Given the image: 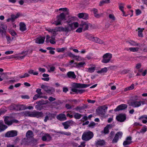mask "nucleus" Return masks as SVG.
Returning a JSON list of instances; mask_svg holds the SVG:
<instances>
[{
    "label": "nucleus",
    "mask_w": 147,
    "mask_h": 147,
    "mask_svg": "<svg viewBox=\"0 0 147 147\" xmlns=\"http://www.w3.org/2000/svg\"><path fill=\"white\" fill-rule=\"evenodd\" d=\"M109 129L106 127H105L104 129V133L105 134H108L109 132Z\"/></svg>",
    "instance_id": "4d7b16f0"
},
{
    "label": "nucleus",
    "mask_w": 147,
    "mask_h": 147,
    "mask_svg": "<svg viewBox=\"0 0 147 147\" xmlns=\"http://www.w3.org/2000/svg\"><path fill=\"white\" fill-rule=\"evenodd\" d=\"M139 48L138 47H131L129 49L130 51L133 52H137L139 50Z\"/></svg>",
    "instance_id": "c9c22d12"
},
{
    "label": "nucleus",
    "mask_w": 147,
    "mask_h": 147,
    "mask_svg": "<svg viewBox=\"0 0 147 147\" xmlns=\"http://www.w3.org/2000/svg\"><path fill=\"white\" fill-rule=\"evenodd\" d=\"M26 137L33 142H36V140L33 138L34 134L31 130H28L26 133Z\"/></svg>",
    "instance_id": "9d476101"
},
{
    "label": "nucleus",
    "mask_w": 147,
    "mask_h": 147,
    "mask_svg": "<svg viewBox=\"0 0 147 147\" xmlns=\"http://www.w3.org/2000/svg\"><path fill=\"white\" fill-rule=\"evenodd\" d=\"M45 91L47 92V93H50L51 92H54V90L53 88L49 86L47 88V89L45 90Z\"/></svg>",
    "instance_id": "72a5a7b5"
},
{
    "label": "nucleus",
    "mask_w": 147,
    "mask_h": 147,
    "mask_svg": "<svg viewBox=\"0 0 147 147\" xmlns=\"http://www.w3.org/2000/svg\"><path fill=\"white\" fill-rule=\"evenodd\" d=\"M109 18L111 20L112 22H113L115 20V18L113 14H109Z\"/></svg>",
    "instance_id": "a19ab883"
},
{
    "label": "nucleus",
    "mask_w": 147,
    "mask_h": 147,
    "mask_svg": "<svg viewBox=\"0 0 147 147\" xmlns=\"http://www.w3.org/2000/svg\"><path fill=\"white\" fill-rule=\"evenodd\" d=\"M94 136L92 132L91 131L84 132L82 136V139L84 141H87L91 139Z\"/></svg>",
    "instance_id": "20e7f679"
},
{
    "label": "nucleus",
    "mask_w": 147,
    "mask_h": 147,
    "mask_svg": "<svg viewBox=\"0 0 147 147\" xmlns=\"http://www.w3.org/2000/svg\"><path fill=\"white\" fill-rule=\"evenodd\" d=\"M75 109L77 111H78L82 113V111L84 110L83 108L82 107L78 106L75 108Z\"/></svg>",
    "instance_id": "ea45409f"
},
{
    "label": "nucleus",
    "mask_w": 147,
    "mask_h": 147,
    "mask_svg": "<svg viewBox=\"0 0 147 147\" xmlns=\"http://www.w3.org/2000/svg\"><path fill=\"white\" fill-rule=\"evenodd\" d=\"M4 117L5 123L9 126L11 125L13 123H18L19 122L18 120L15 119L10 120L11 119V117L9 116H4Z\"/></svg>",
    "instance_id": "39448f33"
},
{
    "label": "nucleus",
    "mask_w": 147,
    "mask_h": 147,
    "mask_svg": "<svg viewBox=\"0 0 147 147\" xmlns=\"http://www.w3.org/2000/svg\"><path fill=\"white\" fill-rule=\"evenodd\" d=\"M73 86L79 88H83L87 87L90 86L89 84H86L80 83H74Z\"/></svg>",
    "instance_id": "a211bd4d"
},
{
    "label": "nucleus",
    "mask_w": 147,
    "mask_h": 147,
    "mask_svg": "<svg viewBox=\"0 0 147 147\" xmlns=\"http://www.w3.org/2000/svg\"><path fill=\"white\" fill-rule=\"evenodd\" d=\"M88 15L86 13H84V15L83 16V19L87 20L88 19Z\"/></svg>",
    "instance_id": "680f3d73"
},
{
    "label": "nucleus",
    "mask_w": 147,
    "mask_h": 147,
    "mask_svg": "<svg viewBox=\"0 0 147 147\" xmlns=\"http://www.w3.org/2000/svg\"><path fill=\"white\" fill-rule=\"evenodd\" d=\"M91 41L99 44L105 45V42L102 40H101L97 37H95L94 36L92 37Z\"/></svg>",
    "instance_id": "9b49d317"
},
{
    "label": "nucleus",
    "mask_w": 147,
    "mask_h": 147,
    "mask_svg": "<svg viewBox=\"0 0 147 147\" xmlns=\"http://www.w3.org/2000/svg\"><path fill=\"white\" fill-rule=\"evenodd\" d=\"M33 142L28 138H24L22 140L21 144L27 145L31 144Z\"/></svg>",
    "instance_id": "5701e85b"
},
{
    "label": "nucleus",
    "mask_w": 147,
    "mask_h": 147,
    "mask_svg": "<svg viewBox=\"0 0 147 147\" xmlns=\"http://www.w3.org/2000/svg\"><path fill=\"white\" fill-rule=\"evenodd\" d=\"M17 132L16 130H11L7 132L5 134V137H12L16 136Z\"/></svg>",
    "instance_id": "ddd939ff"
},
{
    "label": "nucleus",
    "mask_w": 147,
    "mask_h": 147,
    "mask_svg": "<svg viewBox=\"0 0 147 147\" xmlns=\"http://www.w3.org/2000/svg\"><path fill=\"white\" fill-rule=\"evenodd\" d=\"M65 107L67 109H70L72 108V106L68 104H67L65 105Z\"/></svg>",
    "instance_id": "052dcab7"
},
{
    "label": "nucleus",
    "mask_w": 147,
    "mask_h": 147,
    "mask_svg": "<svg viewBox=\"0 0 147 147\" xmlns=\"http://www.w3.org/2000/svg\"><path fill=\"white\" fill-rule=\"evenodd\" d=\"M56 118L61 121H65L67 119L65 115L64 114H60L56 116Z\"/></svg>",
    "instance_id": "412c9836"
},
{
    "label": "nucleus",
    "mask_w": 147,
    "mask_h": 147,
    "mask_svg": "<svg viewBox=\"0 0 147 147\" xmlns=\"http://www.w3.org/2000/svg\"><path fill=\"white\" fill-rule=\"evenodd\" d=\"M96 67L95 65H93L92 67H89L88 69V71L89 73L93 72L95 70Z\"/></svg>",
    "instance_id": "7c9ffc66"
},
{
    "label": "nucleus",
    "mask_w": 147,
    "mask_h": 147,
    "mask_svg": "<svg viewBox=\"0 0 147 147\" xmlns=\"http://www.w3.org/2000/svg\"><path fill=\"white\" fill-rule=\"evenodd\" d=\"M6 39L7 42L9 43H10L12 41V39L9 36H6Z\"/></svg>",
    "instance_id": "69168bd1"
},
{
    "label": "nucleus",
    "mask_w": 147,
    "mask_h": 147,
    "mask_svg": "<svg viewBox=\"0 0 147 147\" xmlns=\"http://www.w3.org/2000/svg\"><path fill=\"white\" fill-rule=\"evenodd\" d=\"M74 122L72 120L66 121L62 123V125L64 126V128L67 129L70 126L73 125L74 123Z\"/></svg>",
    "instance_id": "2eb2a0df"
},
{
    "label": "nucleus",
    "mask_w": 147,
    "mask_h": 147,
    "mask_svg": "<svg viewBox=\"0 0 147 147\" xmlns=\"http://www.w3.org/2000/svg\"><path fill=\"white\" fill-rule=\"evenodd\" d=\"M21 114L22 116H29L31 117H36L38 118L39 117H41L43 113L41 112H30L29 111H26L22 112Z\"/></svg>",
    "instance_id": "f03ea898"
},
{
    "label": "nucleus",
    "mask_w": 147,
    "mask_h": 147,
    "mask_svg": "<svg viewBox=\"0 0 147 147\" xmlns=\"http://www.w3.org/2000/svg\"><path fill=\"white\" fill-rule=\"evenodd\" d=\"M7 111L4 109H0V116L4 114L5 112H6Z\"/></svg>",
    "instance_id": "6e6d98bb"
},
{
    "label": "nucleus",
    "mask_w": 147,
    "mask_h": 147,
    "mask_svg": "<svg viewBox=\"0 0 147 147\" xmlns=\"http://www.w3.org/2000/svg\"><path fill=\"white\" fill-rule=\"evenodd\" d=\"M7 128V126L4 125L2 121H0V132L3 131Z\"/></svg>",
    "instance_id": "a878e982"
},
{
    "label": "nucleus",
    "mask_w": 147,
    "mask_h": 147,
    "mask_svg": "<svg viewBox=\"0 0 147 147\" xmlns=\"http://www.w3.org/2000/svg\"><path fill=\"white\" fill-rule=\"evenodd\" d=\"M59 11H63L65 12L69 11V10L66 8H61L59 9Z\"/></svg>",
    "instance_id": "603ef678"
},
{
    "label": "nucleus",
    "mask_w": 147,
    "mask_h": 147,
    "mask_svg": "<svg viewBox=\"0 0 147 147\" xmlns=\"http://www.w3.org/2000/svg\"><path fill=\"white\" fill-rule=\"evenodd\" d=\"M112 57V55L109 53H106L102 56V62L103 63H107L109 62Z\"/></svg>",
    "instance_id": "423d86ee"
},
{
    "label": "nucleus",
    "mask_w": 147,
    "mask_h": 147,
    "mask_svg": "<svg viewBox=\"0 0 147 147\" xmlns=\"http://www.w3.org/2000/svg\"><path fill=\"white\" fill-rule=\"evenodd\" d=\"M69 14V11L61 13L59 15L57 16L56 20L53 22L52 24H55L56 26L61 25V22L62 21H64L66 20V16L68 15Z\"/></svg>",
    "instance_id": "f257e3e1"
},
{
    "label": "nucleus",
    "mask_w": 147,
    "mask_h": 147,
    "mask_svg": "<svg viewBox=\"0 0 147 147\" xmlns=\"http://www.w3.org/2000/svg\"><path fill=\"white\" fill-rule=\"evenodd\" d=\"M96 125V123L94 122H92L90 123L88 125V126L89 127L93 128Z\"/></svg>",
    "instance_id": "a18cd8bd"
},
{
    "label": "nucleus",
    "mask_w": 147,
    "mask_h": 147,
    "mask_svg": "<svg viewBox=\"0 0 147 147\" xmlns=\"http://www.w3.org/2000/svg\"><path fill=\"white\" fill-rule=\"evenodd\" d=\"M147 131V128L146 127H144L142 129H141L140 131V132H138L137 133L140 134V133H144V132H146Z\"/></svg>",
    "instance_id": "79ce46f5"
},
{
    "label": "nucleus",
    "mask_w": 147,
    "mask_h": 147,
    "mask_svg": "<svg viewBox=\"0 0 147 147\" xmlns=\"http://www.w3.org/2000/svg\"><path fill=\"white\" fill-rule=\"evenodd\" d=\"M67 75L68 78H71L75 79L76 78V75L74 72L69 71L67 73Z\"/></svg>",
    "instance_id": "cd10ccee"
},
{
    "label": "nucleus",
    "mask_w": 147,
    "mask_h": 147,
    "mask_svg": "<svg viewBox=\"0 0 147 147\" xmlns=\"http://www.w3.org/2000/svg\"><path fill=\"white\" fill-rule=\"evenodd\" d=\"M46 30L48 31L52 35L51 36V38L53 40H55V36L57 34V32L55 30V28L54 29H51L50 28L46 29Z\"/></svg>",
    "instance_id": "f8f14e48"
},
{
    "label": "nucleus",
    "mask_w": 147,
    "mask_h": 147,
    "mask_svg": "<svg viewBox=\"0 0 147 147\" xmlns=\"http://www.w3.org/2000/svg\"><path fill=\"white\" fill-rule=\"evenodd\" d=\"M130 71V70L129 69H124L121 71V73L123 74H125L129 73Z\"/></svg>",
    "instance_id": "49530a36"
},
{
    "label": "nucleus",
    "mask_w": 147,
    "mask_h": 147,
    "mask_svg": "<svg viewBox=\"0 0 147 147\" xmlns=\"http://www.w3.org/2000/svg\"><path fill=\"white\" fill-rule=\"evenodd\" d=\"M107 109V107L104 105L98 107L96 111L97 114L99 115H105Z\"/></svg>",
    "instance_id": "0eeeda50"
},
{
    "label": "nucleus",
    "mask_w": 147,
    "mask_h": 147,
    "mask_svg": "<svg viewBox=\"0 0 147 147\" xmlns=\"http://www.w3.org/2000/svg\"><path fill=\"white\" fill-rule=\"evenodd\" d=\"M107 67H105L102 69L101 70L98 71L97 73H102L106 72L107 71Z\"/></svg>",
    "instance_id": "f704fd0d"
},
{
    "label": "nucleus",
    "mask_w": 147,
    "mask_h": 147,
    "mask_svg": "<svg viewBox=\"0 0 147 147\" xmlns=\"http://www.w3.org/2000/svg\"><path fill=\"white\" fill-rule=\"evenodd\" d=\"M14 109L17 111H22L26 109V108L24 105H16L14 107Z\"/></svg>",
    "instance_id": "aec40b11"
},
{
    "label": "nucleus",
    "mask_w": 147,
    "mask_h": 147,
    "mask_svg": "<svg viewBox=\"0 0 147 147\" xmlns=\"http://www.w3.org/2000/svg\"><path fill=\"white\" fill-rule=\"evenodd\" d=\"M30 76V75L27 73H25L23 76H20V78H22L25 77H28Z\"/></svg>",
    "instance_id": "864d4df0"
},
{
    "label": "nucleus",
    "mask_w": 147,
    "mask_h": 147,
    "mask_svg": "<svg viewBox=\"0 0 147 147\" xmlns=\"http://www.w3.org/2000/svg\"><path fill=\"white\" fill-rule=\"evenodd\" d=\"M18 17V16L17 15L16 16H15L14 15H11V18L12 20V22H13Z\"/></svg>",
    "instance_id": "09e8293b"
},
{
    "label": "nucleus",
    "mask_w": 147,
    "mask_h": 147,
    "mask_svg": "<svg viewBox=\"0 0 147 147\" xmlns=\"http://www.w3.org/2000/svg\"><path fill=\"white\" fill-rule=\"evenodd\" d=\"M45 115H47L49 118L50 117H54V115L53 114H52L49 112L46 113H45Z\"/></svg>",
    "instance_id": "8fccbe9b"
},
{
    "label": "nucleus",
    "mask_w": 147,
    "mask_h": 147,
    "mask_svg": "<svg viewBox=\"0 0 147 147\" xmlns=\"http://www.w3.org/2000/svg\"><path fill=\"white\" fill-rule=\"evenodd\" d=\"M80 26L82 27L84 31H85L88 30L89 27H91L92 25L87 22L82 21L80 24Z\"/></svg>",
    "instance_id": "1a4fd4ad"
},
{
    "label": "nucleus",
    "mask_w": 147,
    "mask_h": 147,
    "mask_svg": "<svg viewBox=\"0 0 147 147\" xmlns=\"http://www.w3.org/2000/svg\"><path fill=\"white\" fill-rule=\"evenodd\" d=\"M65 48H57L56 49L57 51L58 52H63L65 50Z\"/></svg>",
    "instance_id": "de8ad7c7"
},
{
    "label": "nucleus",
    "mask_w": 147,
    "mask_h": 147,
    "mask_svg": "<svg viewBox=\"0 0 147 147\" xmlns=\"http://www.w3.org/2000/svg\"><path fill=\"white\" fill-rule=\"evenodd\" d=\"M26 56V55H24L23 56H14L13 57V58H16L18 59H23L24 57Z\"/></svg>",
    "instance_id": "5fc2aeb1"
},
{
    "label": "nucleus",
    "mask_w": 147,
    "mask_h": 147,
    "mask_svg": "<svg viewBox=\"0 0 147 147\" xmlns=\"http://www.w3.org/2000/svg\"><path fill=\"white\" fill-rule=\"evenodd\" d=\"M6 31L2 30L0 28V37L3 38L6 36Z\"/></svg>",
    "instance_id": "2f4dec72"
},
{
    "label": "nucleus",
    "mask_w": 147,
    "mask_h": 147,
    "mask_svg": "<svg viewBox=\"0 0 147 147\" xmlns=\"http://www.w3.org/2000/svg\"><path fill=\"white\" fill-rule=\"evenodd\" d=\"M145 102L144 101L135 100L131 102L129 105L135 107H138L140 106L141 104H145Z\"/></svg>",
    "instance_id": "6e6552de"
},
{
    "label": "nucleus",
    "mask_w": 147,
    "mask_h": 147,
    "mask_svg": "<svg viewBox=\"0 0 147 147\" xmlns=\"http://www.w3.org/2000/svg\"><path fill=\"white\" fill-rule=\"evenodd\" d=\"M25 3H32L33 2H35L37 1L38 0H24Z\"/></svg>",
    "instance_id": "3c124183"
},
{
    "label": "nucleus",
    "mask_w": 147,
    "mask_h": 147,
    "mask_svg": "<svg viewBox=\"0 0 147 147\" xmlns=\"http://www.w3.org/2000/svg\"><path fill=\"white\" fill-rule=\"evenodd\" d=\"M82 116V115L78 113H75L74 115V118L77 119H79L81 118Z\"/></svg>",
    "instance_id": "4c0bfd02"
},
{
    "label": "nucleus",
    "mask_w": 147,
    "mask_h": 147,
    "mask_svg": "<svg viewBox=\"0 0 147 147\" xmlns=\"http://www.w3.org/2000/svg\"><path fill=\"white\" fill-rule=\"evenodd\" d=\"M55 30H56L57 32H64V27H57L55 28Z\"/></svg>",
    "instance_id": "473e14b6"
},
{
    "label": "nucleus",
    "mask_w": 147,
    "mask_h": 147,
    "mask_svg": "<svg viewBox=\"0 0 147 147\" xmlns=\"http://www.w3.org/2000/svg\"><path fill=\"white\" fill-rule=\"evenodd\" d=\"M106 142L104 140L99 139L96 142L95 145L96 146H103L105 144Z\"/></svg>",
    "instance_id": "393cba45"
},
{
    "label": "nucleus",
    "mask_w": 147,
    "mask_h": 147,
    "mask_svg": "<svg viewBox=\"0 0 147 147\" xmlns=\"http://www.w3.org/2000/svg\"><path fill=\"white\" fill-rule=\"evenodd\" d=\"M131 140L132 138L131 137H127L126 138L125 140L123 142V145L125 146L131 144L132 142L131 141Z\"/></svg>",
    "instance_id": "4be33fe9"
},
{
    "label": "nucleus",
    "mask_w": 147,
    "mask_h": 147,
    "mask_svg": "<svg viewBox=\"0 0 147 147\" xmlns=\"http://www.w3.org/2000/svg\"><path fill=\"white\" fill-rule=\"evenodd\" d=\"M92 11H93L94 16L96 18H99L102 15L101 13H98V9L96 8H93Z\"/></svg>",
    "instance_id": "bb28decb"
},
{
    "label": "nucleus",
    "mask_w": 147,
    "mask_h": 147,
    "mask_svg": "<svg viewBox=\"0 0 147 147\" xmlns=\"http://www.w3.org/2000/svg\"><path fill=\"white\" fill-rule=\"evenodd\" d=\"M20 29L22 32L24 31L26 29V25L24 23H20Z\"/></svg>",
    "instance_id": "c85d7f7f"
},
{
    "label": "nucleus",
    "mask_w": 147,
    "mask_h": 147,
    "mask_svg": "<svg viewBox=\"0 0 147 147\" xmlns=\"http://www.w3.org/2000/svg\"><path fill=\"white\" fill-rule=\"evenodd\" d=\"M82 29H83V28H82V27L79 28L78 29H77L76 30V32H79V33L81 32H82Z\"/></svg>",
    "instance_id": "e2e57ef3"
},
{
    "label": "nucleus",
    "mask_w": 147,
    "mask_h": 147,
    "mask_svg": "<svg viewBox=\"0 0 147 147\" xmlns=\"http://www.w3.org/2000/svg\"><path fill=\"white\" fill-rule=\"evenodd\" d=\"M116 119L118 121L120 122H123L126 119V115L122 113L119 114L116 116Z\"/></svg>",
    "instance_id": "4468645a"
},
{
    "label": "nucleus",
    "mask_w": 147,
    "mask_h": 147,
    "mask_svg": "<svg viewBox=\"0 0 147 147\" xmlns=\"http://www.w3.org/2000/svg\"><path fill=\"white\" fill-rule=\"evenodd\" d=\"M1 26V28L3 29L2 30L6 31V30L7 29V26L6 25L2 24Z\"/></svg>",
    "instance_id": "338daca9"
},
{
    "label": "nucleus",
    "mask_w": 147,
    "mask_h": 147,
    "mask_svg": "<svg viewBox=\"0 0 147 147\" xmlns=\"http://www.w3.org/2000/svg\"><path fill=\"white\" fill-rule=\"evenodd\" d=\"M93 36V35H92L88 33H86L85 34V37L90 41H91Z\"/></svg>",
    "instance_id": "c756f323"
},
{
    "label": "nucleus",
    "mask_w": 147,
    "mask_h": 147,
    "mask_svg": "<svg viewBox=\"0 0 147 147\" xmlns=\"http://www.w3.org/2000/svg\"><path fill=\"white\" fill-rule=\"evenodd\" d=\"M123 134L122 132L119 131L117 132L115 135V136L112 140V143H116L119 140V138L121 137Z\"/></svg>",
    "instance_id": "dca6fc26"
},
{
    "label": "nucleus",
    "mask_w": 147,
    "mask_h": 147,
    "mask_svg": "<svg viewBox=\"0 0 147 147\" xmlns=\"http://www.w3.org/2000/svg\"><path fill=\"white\" fill-rule=\"evenodd\" d=\"M141 11L139 9H137L136 10V14L137 16L139 15L141 13Z\"/></svg>",
    "instance_id": "0e129e2a"
},
{
    "label": "nucleus",
    "mask_w": 147,
    "mask_h": 147,
    "mask_svg": "<svg viewBox=\"0 0 147 147\" xmlns=\"http://www.w3.org/2000/svg\"><path fill=\"white\" fill-rule=\"evenodd\" d=\"M84 13H79L78 16L79 18H83Z\"/></svg>",
    "instance_id": "774afa93"
},
{
    "label": "nucleus",
    "mask_w": 147,
    "mask_h": 147,
    "mask_svg": "<svg viewBox=\"0 0 147 147\" xmlns=\"http://www.w3.org/2000/svg\"><path fill=\"white\" fill-rule=\"evenodd\" d=\"M36 92L37 93V94L40 96H41V95L43 94V93L41 92V90L40 88L37 89Z\"/></svg>",
    "instance_id": "37998d69"
},
{
    "label": "nucleus",
    "mask_w": 147,
    "mask_h": 147,
    "mask_svg": "<svg viewBox=\"0 0 147 147\" xmlns=\"http://www.w3.org/2000/svg\"><path fill=\"white\" fill-rule=\"evenodd\" d=\"M28 73L30 74H32L34 75H37L38 73L37 72H34V71L32 69H30L28 71Z\"/></svg>",
    "instance_id": "58836bf2"
},
{
    "label": "nucleus",
    "mask_w": 147,
    "mask_h": 147,
    "mask_svg": "<svg viewBox=\"0 0 147 147\" xmlns=\"http://www.w3.org/2000/svg\"><path fill=\"white\" fill-rule=\"evenodd\" d=\"M43 97V96H40L39 95L36 94H35L33 98V99L34 100H36L38 98H42Z\"/></svg>",
    "instance_id": "c03bdc74"
},
{
    "label": "nucleus",
    "mask_w": 147,
    "mask_h": 147,
    "mask_svg": "<svg viewBox=\"0 0 147 147\" xmlns=\"http://www.w3.org/2000/svg\"><path fill=\"white\" fill-rule=\"evenodd\" d=\"M52 139V137L48 134H45L42 137V140L43 141L49 142Z\"/></svg>",
    "instance_id": "f3484780"
},
{
    "label": "nucleus",
    "mask_w": 147,
    "mask_h": 147,
    "mask_svg": "<svg viewBox=\"0 0 147 147\" xmlns=\"http://www.w3.org/2000/svg\"><path fill=\"white\" fill-rule=\"evenodd\" d=\"M115 134V132L114 131H111L110 132V136H109V138L110 139H112L113 137Z\"/></svg>",
    "instance_id": "13d9d810"
},
{
    "label": "nucleus",
    "mask_w": 147,
    "mask_h": 147,
    "mask_svg": "<svg viewBox=\"0 0 147 147\" xmlns=\"http://www.w3.org/2000/svg\"><path fill=\"white\" fill-rule=\"evenodd\" d=\"M45 37H42L41 38H38L36 39L35 40V42L37 44H41L44 43L45 41Z\"/></svg>",
    "instance_id": "b1692460"
},
{
    "label": "nucleus",
    "mask_w": 147,
    "mask_h": 147,
    "mask_svg": "<svg viewBox=\"0 0 147 147\" xmlns=\"http://www.w3.org/2000/svg\"><path fill=\"white\" fill-rule=\"evenodd\" d=\"M135 85L134 84H132L131 86L128 87L130 90H132L134 88Z\"/></svg>",
    "instance_id": "bf43d9fd"
},
{
    "label": "nucleus",
    "mask_w": 147,
    "mask_h": 147,
    "mask_svg": "<svg viewBox=\"0 0 147 147\" xmlns=\"http://www.w3.org/2000/svg\"><path fill=\"white\" fill-rule=\"evenodd\" d=\"M74 64H76V66L78 67H81L85 64V63L84 62H80L78 63H75Z\"/></svg>",
    "instance_id": "e433bc0d"
},
{
    "label": "nucleus",
    "mask_w": 147,
    "mask_h": 147,
    "mask_svg": "<svg viewBox=\"0 0 147 147\" xmlns=\"http://www.w3.org/2000/svg\"><path fill=\"white\" fill-rule=\"evenodd\" d=\"M78 26L79 24L77 22H73L70 24H69L68 26H65L64 28V32L67 33L74 30L76 28L78 27Z\"/></svg>",
    "instance_id": "7ed1b4c3"
},
{
    "label": "nucleus",
    "mask_w": 147,
    "mask_h": 147,
    "mask_svg": "<svg viewBox=\"0 0 147 147\" xmlns=\"http://www.w3.org/2000/svg\"><path fill=\"white\" fill-rule=\"evenodd\" d=\"M127 107V105L125 104H122L118 106L116 109H115L114 111H118L120 110H124Z\"/></svg>",
    "instance_id": "6ab92c4d"
}]
</instances>
